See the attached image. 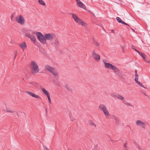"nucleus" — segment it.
I'll return each instance as SVG.
<instances>
[{"label":"nucleus","instance_id":"f257e3e1","mask_svg":"<svg viewBox=\"0 0 150 150\" xmlns=\"http://www.w3.org/2000/svg\"><path fill=\"white\" fill-rule=\"evenodd\" d=\"M103 62L105 64V68L112 69L114 70V73L117 74L120 77H122V75L120 72V70L117 68L115 66L109 63L106 62V61L105 60H103Z\"/></svg>","mask_w":150,"mask_h":150},{"label":"nucleus","instance_id":"f03ea898","mask_svg":"<svg viewBox=\"0 0 150 150\" xmlns=\"http://www.w3.org/2000/svg\"><path fill=\"white\" fill-rule=\"evenodd\" d=\"M36 34L37 36L38 39L42 44H46L45 35H43L41 32H36Z\"/></svg>","mask_w":150,"mask_h":150},{"label":"nucleus","instance_id":"7ed1b4c3","mask_svg":"<svg viewBox=\"0 0 150 150\" xmlns=\"http://www.w3.org/2000/svg\"><path fill=\"white\" fill-rule=\"evenodd\" d=\"M30 67L32 70H33L32 73V74H34L37 73L39 70V68L38 65L34 61H32L31 63Z\"/></svg>","mask_w":150,"mask_h":150},{"label":"nucleus","instance_id":"20e7f679","mask_svg":"<svg viewBox=\"0 0 150 150\" xmlns=\"http://www.w3.org/2000/svg\"><path fill=\"white\" fill-rule=\"evenodd\" d=\"M45 69L51 73L54 77H56L58 76V73L53 67L48 65H47L45 66Z\"/></svg>","mask_w":150,"mask_h":150},{"label":"nucleus","instance_id":"39448f33","mask_svg":"<svg viewBox=\"0 0 150 150\" xmlns=\"http://www.w3.org/2000/svg\"><path fill=\"white\" fill-rule=\"evenodd\" d=\"M35 34L36 32L31 31L30 33H26L25 36L29 38L32 41L35 42L36 40V39L35 37L32 35H34Z\"/></svg>","mask_w":150,"mask_h":150},{"label":"nucleus","instance_id":"423d86ee","mask_svg":"<svg viewBox=\"0 0 150 150\" xmlns=\"http://www.w3.org/2000/svg\"><path fill=\"white\" fill-rule=\"evenodd\" d=\"M98 108L101 110L103 111L105 115L108 116L109 115L108 110L105 105L103 104H101L99 106Z\"/></svg>","mask_w":150,"mask_h":150},{"label":"nucleus","instance_id":"0eeeda50","mask_svg":"<svg viewBox=\"0 0 150 150\" xmlns=\"http://www.w3.org/2000/svg\"><path fill=\"white\" fill-rule=\"evenodd\" d=\"M55 35L53 33H46L45 34V37L46 41L47 40H52L54 39Z\"/></svg>","mask_w":150,"mask_h":150},{"label":"nucleus","instance_id":"6e6552de","mask_svg":"<svg viewBox=\"0 0 150 150\" xmlns=\"http://www.w3.org/2000/svg\"><path fill=\"white\" fill-rule=\"evenodd\" d=\"M16 21L19 23L21 25H23L25 23V19L21 15L17 17L16 18Z\"/></svg>","mask_w":150,"mask_h":150},{"label":"nucleus","instance_id":"1a4fd4ad","mask_svg":"<svg viewBox=\"0 0 150 150\" xmlns=\"http://www.w3.org/2000/svg\"><path fill=\"white\" fill-rule=\"evenodd\" d=\"M92 56L93 59L97 62H99L100 60V56L98 54H96L94 50L93 51Z\"/></svg>","mask_w":150,"mask_h":150},{"label":"nucleus","instance_id":"9d476101","mask_svg":"<svg viewBox=\"0 0 150 150\" xmlns=\"http://www.w3.org/2000/svg\"><path fill=\"white\" fill-rule=\"evenodd\" d=\"M137 125L140 127L142 128L145 129L146 125L145 123L140 120H137L136 123Z\"/></svg>","mask_w":150,"mask_h":150},{"label":"nucleus","instance_id":"9b49d317","mask_svg":"<svg viewBox=\"0 0 150 150\" xmlns=\"http://www.w3.org/2000/svg\"><path fill=\"white\" fill-rule=\"evenodd\" d=\"M77 4L81 8L84 9H86V7L85 6L81 1H79L77 3Z\"/></svg>","mask_w":150,"mask_h":150},{"label":"nucleus","instance_id":"f8f14e48","mask_svg":"<svg viewBox=\"0 0 150 150\" xmlns=\"http://www.w3.org/2000/svg\"><path fill=\"white\" fill-rule=\"evenodd\" d=\"M19 45L23 50L25 49L27 47L26 43L25 42L19 44Z\"/></svg>","mask_w":150,"mask_h":150},{"label":"nucleus","instance_id":"ddd939ff","mask_svg":"<svg viewBox=\"0 0 150 150\" xmlns=\"http://www.w3.org/2000/svg\"><path fill=\"white\" fill-rule=\"evenodd\" d=\"M4 111L8 112H10L11 113H13L16 112L15 111L12 110L11 109L8 108H6L4 110Z\"/></svg>","mask_w":150,"mask_h":150},{"label":"nucleus","instance_id":"4468645a","mask_svg":"<svg viewBox=\"0 0 150 150\" xmlns=\"http://www.w3.org/2000/svg\"><path fill=\"white\" fill-rule=\"evenodd\" d=\"M71 14L72 15L73 18L74 20V21L76 22L78 19H79V18L77 16V15L75 14H73V13H71Z\"/></svg>","mask_w":150,"mask_h":150},{"label":"nucleus","instance_id":"2eb2a0df","mask_svg":"<svg viewBox=\"0 0 150 150\" xmlns=\"http://www.w3.org/2000/svg\"><path fill=\"white\" fill-rule=\"evenodd\" d=\"M138 53L141 56V57L144 59H146V55L144 53L141 52L139 51L138 52Z\"/></svg>","mask_w":150,"mask_h":150},{"label":"nucleus","instance_id":"dca6fc26","mask_svg":"<svg viewBox=\"0 0 150 150\" xmlns=\"http://www.w3.org/2000/svg\"><path fill=\"white\" fill-rule=\"evenodd\" d=\"M76 22L77 23H78L79 24H81L82 25H84V23H83V21H82L81 19L79 18L78 19L77 21H76Z\"/></svg>","mask_w":150,"mask_h":150},{"label":"nucleus","instance_id":"f3484780","mask_svg":"<svg viewBox=\"0 0 150 150\" xmlns=\"http://www.w3.org/2000/svg\"><path fill=\"white\" fill-rule=\"evenodd\" d=\"M42 91L44 94L47 96L50 95L49 93L45 88H42Z\"/></svg>","mask_w":150,"mask_h":150},{"label":"nucleus","instance_id":"a211bd4d","mask_svg":"<svg viewBox=\"0 0 150 150\" xmlns=\"http://www.w3.org/2000/svg\"><path fill=\"white\" fill-rule=\"evenodd\" d=\"M116 19L117 20V21L118 22H119V23H123V21H122V20L119 17H117L116 18Z\"/></svg>","mask_w":150,"mask_h":150},{"label":"nucleus","instance_id":"6ab92c4d","mask_svg":"<svg viewBox=\"0 0 150 150\" xmlns=\"http://www.w3.org/2000/svg\"><path fill=\"white\" fill-rule=\"evenodd\" d=\"M39 3L43 6H45V3L42 1V0H38Z\"/></svg>","mask_w":150,"mask_h":150},{"label":"nucleus","instance_id":"aec40b11","mask_svg":"<svg viewBox=\"0 0 150 150\" xmlns=\"http://www.w3.org/2000/svg\"><path fill=\"white\" fill-rule=\"evenodd\" d=\"M25 92L32 97H33V94H34V93L28 91H25Z\"/></svg>","mask_w":150,"mask_h":150},{"label":"nucleus","instance_id":"412c9836","mask_svg":"<svg viewBox=\"0 0 150 150\" xmlns=\"http://www.w3.org/2000/svg\"><path fill=\"white\" fill-rule=\"evenodd\" d=\"M117 96V98L119 99H120L121 100H123L124 99V97L121 96V95H119V94H118V95Z\"/></svg>","mask_w":150,"mask_h":150},{"label":"nucleus","instance_id":"4be33fe9","mask_svg":"<svg viewBox=\"0 0 150 150\" xmlns=\"http://www.w3.org/2000/svg\"><path fill=\"white\" fill-rule=\"evenodd\" d=\"M89 124L90 125L94 126L95 127H96V126L95 123L93 122L91 120L89 121Z\"/></svg>","mask_w":150,"mask_h":150},{"label":"nucleus","instance_id":"5701e85b","mask_svg":"<svg viewBox=\"0 0 150 150\" xmlns=\"http://www.w3.org/2000/svg\"><path fill=\"white\" fill-rule=\"evenodd\" d=\"M33 97L35 98H41L40 97V96L38 95L35 94L34 93L33 94Z\"/></svg>","mask_w":150,"mask_h":150},{"label":"nucleus","instance_id":"b1692460","mask_svg":"<svg viewBox=\"0 0 150 150\" xmlns=\"http://www.w3.org/2000/svg\"><path fill=\"white\" fill-rule=\"evenodd\" d=\"M65 87L67 88V89L69 91H71V89L69 87V86L68 85H66Z\"/></svg>","mask_w":150,"mask_h":150},{"label":"nucleus","instance_id":"393cba45","mask_svg":"<svg viewBox=\"0 0 150 150\" xmlns=\"http://www.w3.org/2000/svg\"><path fill=\"white\" fill-rule=\"evenodd\" d=\"M118 94H111V96H112V97H113V98H117V95H118Z\"/></svg>","mask_w":150,"mask_h":150},{"label":"nucleus","instance_id":"a878e982","mask_svg":"<svg viewBox=\"0 0 150 150\" xmlns=\"http://www.w3.org/2000/svg\"><path fill=\"white\" fill-rule=\"evenodd\" d=\"M131 47L133 49V50H135L136 52H139V51L137 50L135 48V47H134V46L133 45H132V46H131Z\"/></svg>","mask_w":150,"mask_h":150},{"label":"nucleus","instance_id":"bb28decb","mask_svg":"<svg viewBox=\"0 0 150 150\" xmlns=\"http://www.w3.org/2000/svg\"><path fill=\"white\" fill-rule=\"evenodd\" d=\"M124 104L126 105H129V106H133V105L131 104H130L129 103H127V102H125L124 103Z\"/></svg>","mask_w":150,"mask_h":150},{"label":"nucleus","instance_id":"cd10ccee","mask_svg":"<svg viewBox=\"0 0 150 150\" xmlns=\"http://www.w3.org/2000/svg\"><path fill=\"white\" fill-rule=\"evenodd\" d=\"M47 96L49 102L50 103H51V98H50V95H47Z\"/></svg>","mask_w":150,"mask_h":150},{"label":"nucleus","instance_id":"c85d7f7f","mask_svg":"<svg viewBox=\"0 0 150 150\" xmlns=\"http://www.w3.org/2000/svg\"><path fill=\"white\" fill-rule=\"evenodd\" d=\"M115 121L116 123L117 124H119L120 123V122L119 121V120H118V117L115 120Z\"/></svg>","mask_w":150,"mask_h":150},{"label":"nucleus","instance_id":"c756f323","mask_svg":"<svg viewBox=\"0 0 150 150\" xmlns=\"http://www.w3.org/2000/svg\"><path fill=\"white\" fill-rule=\"evenodd\" d=\"M138 76H135V81L137 83H138V82H139L138 81Z\"/></svg>","mask_w":150,"mask_h":150},{"label":"nucleus","instance_id":"7c9ffc66","mask_svg":"<svg viewBox=\"0 0 150 150\" xmlns=\"http://www.w3.org/2000/svg\"><path fill=\"white\" fill-rule=\"evenodd\" d=\"M111 117L114 120H115L117 118V117H116L115 115H112L111 116Z\"/></svg>","mask_w":150,"mask_h":150},{"label":"nucleus","instance_id":"2f4dec72","mask_svg":"<svg viewBox=\"0 0 150 150\" xmlns=\"http://www.w3.org/2000/svg\"><path fill=\"white\" fill-rule=\"evenodd\" d=\"M137 147L138 149L139 150H143L142 148L139 146V145H137Z\"/></svg>","mask_w":150,"mask_h":150},{"label":"nucleus","instance_id":"473e14b6","mask_svg":"<svg viewBox=\"0 0 150 150\" xmlns=\"http://www.w3.org/2000/svg\"><path fill=\"white\" fill-rule=\"evenodd\" d=\"M93 44L96 46L97 47L99 46V44L97 42H93Z\"/></svg>","mask_w":150,"mask_h":150},{"label":"nucleus","instance_id":"72a5a7b5","mask_svg":"<svg viewBox=\"0 0 150 150\" xmlns=\"http://www.w3.org/2000/svg\"><path fill=\"white\" fill-rule=\"evenodd\" d=\"M127 143H126L124 145V148H125V149L126 150H128V148L127 147V146H126V144H127Z\"/></svg>","mask_w":150,"mask_h":150},{"label":"nucleus","instance_id":"f704fd0d","mask_svg":"<svg viewBox=\"0 0 150 150\" xmlns=\"http://www.w3.org/2000/svg\"><path fill=\"white\" fill-rule=\"evenodd\" d=\"M43 147L44 150H49L48 148L46 147V146H43Z\"/></svg>","mask_w":150,"mask_h":150},{"label":"nucleus","instance_id":"c9c22d12","mask_svg":"<svg viewBox=\"0 0 150 150\" xmlns=\"http://www.w3.org/2000/svg\"><path fill=\"white\" fill-rule=\"evenodd\" d=\"M55 43L57 45H58L59 44V41L58 40L56 39L55 40Z\"/></svg>","mask_w":150,"mask_h":150},{"label":"nucleus","instance_id":"e433bc0d","mask_svg":"<svg viewBox=\"0 0 150 150\" xmlns=\"http://www.w3.org/2000/svg\"><path fill=\"white\" fill-rule=\"evenodd\" d=\"M36 83L33 82H30L29 83V84H30L32 85L33 86L35 84H36Z\"/></svg>","mask_w":150,"mask_h":150},{"label":"nucleus","instance_id":"4c0bfd02","mask_svg":"<svg viewBox=\"0 0 150 150\" xmlns=\"http://www.w3.org/2000/svg\"><path fill=\"white\" fill-rule=\"evenodd\" d=\"M70 117L71 121H73L75 120V119L73 117H72L71 115H70Z\"/></svg>","mask_w":150,"mask_h":150},{"label":"nucleus","instance_id":"58836bf2","mask_svg":"<svg viewBox=\"0 0 150 150\" xmlns=\"http://www.w3.org/2000/svg\"><path fill=\"white\" fill-rule=\"evenodd\" d=\"M135 76H138V75L137 74V70H135Z\"/></svg>","mask_w":150,"mask_h":150},{"label":"nucleus","instance_id":"ea45409f","mask_svg":"<svg viewBox=\"0 0 150 150\" xmlns=\"http://www.w3.org/2000/svg\"><path fill=\"white\" fill-rule=\"evenodd\" d=\"M122 24H125V25H128V26H129V25H128V24L125 23L124 21L123 22V23H122Z\"/></svg>","mask_w":150,"mask_h":150},{"label":"nucleus","instance_id":"a19ab883","mask_svg":"<svg viewBox=\"0 0 150 150\" xmlns=\"http://www.w3.org/2000/svg\"><path fill=\"white\" fill-rule=\"evenodd\" d=\"M14 16H13V14H12L11 16V21L13 20L12 18H13Z\"/></svg>","mask_w":150,"mask_h":150},{"label":"nucleus","instance_id":"79ce46f5","mask_svg":"<svg viewBox=\"0 0 150 150\" xmlns=\"http://www.w3.org/2000/svg\"><path fill=\"white\" fill-rule=\"evenodd\" d=\"M137 83L140 86V85H141V84H142L141 82H140L139 81Z\"/></svg>","mask_w":150,"mask_h":150},{"label":"nucleus","instance_id":"37998d69","mask_svg":"<svg viewBox=\"0 0 150 150\" xmlns=\"http://www.w3.org/2000/svg\"><path fill=\"white\" fill-rule=\"evenodd\" d=\"M145 61L146 62H147V63H149V61H148V60L147 59H145Z\"/></svg>","mask_w":150,"mask_h":150},{"label":"nucleus","instance_id":"c03bdc74","mask_svg":"<svg viewBox=\"0 0 150 150\" xmlns=\"http://www.w3.org/2000/svg\"><path fill=\"white\" fill-rule=\"evenodd\" d=\"M141 86L142 87H144V86L143 85V84H141V85H140V86Z\"/></svg>","mask_w":150,"mask_h":150},{"label":"nucleus","instance_id":"a18cd8bd","mask_svg":"<svg viewBox=\"0 0 150 150\" xmlns=\"http://www.w3.org/2000/svg\"><path fill=\"white\" fill-rule=\"evenodd\" d=\"M76 1L77 2V3H78L79 1H80L79 0H76Z\"/></svg>","mask_w":150,"mask_h":150},{"label":"nucleus","instance_id":"49530a36","mask_svg":"<svg viewBox=\"0 0 150 150\" xmlns=\"http://www.w3.org/2000/svg\"><path fill=\"white\" fill-rule=\"evenodd\" d=\"M144 95L145 96H147V95L146 93H144Z\"/></svg>","mask_w":150,"mask_h":150},{"label":"nucleus","instance_id":"de8ad7c7","mask_svg":"<svg viewBox=\"0 0 150 150\" xmlns=\"http://www.w3.org/2000/svg\"><path fill=\"white\" fill-rule=\"evenodd\" d=\"M16 56V54H15V57H14V59L15 58Z\"/></svg>","mask_w":150,"mask_h":150},{"label":"nucleus","instance_id":"09e8293b","mask_svg":"<svg viewBox=\"0 0 150 150\" xmlns=\"http://www.w3.org/2000/svg\"><path fill=\"white\" fill-rule=\"evenodd\" d=\"M149 64H150V61H149V63H148Z\"/></svg>","mask_w":150,"mask_h":150},{"label":"nucleus","instance_id":"8fccbe9b","mask_svg":"<svg viewBox=\"0 0 150 150\" xmlns=\"http://www.w3.org/2000/svg\"><path fill=\"white\" fill-rule=\"evenodd\" d=\"M131 29H132V30H133V29L131 28Z\"/></svg>","mask_w":150,"mask_h":150}]
</instances>
